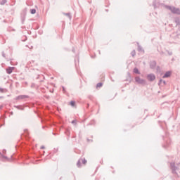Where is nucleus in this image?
Here are the masks:
<instances>
[{"instance_id": "f257e3e1", "label": "nucleus", "mask_w": 180, "mask_h": 180, "mask_svg": "<svg viewBox=\"0 0 180 180\" xmlns=\"http://www.w3.org/2000/svg\"><path fill=\"white\" fill-rule=\"evenodd\" d=\"M81 162L84 165L86 164V160L85 158L80 159L79 162H77V166L81 167Z\"/></svg>"}, {"instance_id": "f03ea898", "label": "nucleus", "mask_w": 180, "mask_h": 180, "mask_svg": "<svg viewBox=\"0 0 180 180\" xmlns=\"http://www.w3.org/2000/svg\"><path fill=\"white\" fill-rule=\"evenodd\" d=\"M147 79H148V81H154V79H155V75H148Z\"/></svg>"}, {"instance_id": "7ed1b4c3", "label": "nucleus", "mask_w": 180, "mask_h": 180, "mask_svg": "<svg viewBox=\"0 0 180 180\" xmlns=\"http://www.w3.org/2000/svg\"><path fill=\"white\" fill-rule=\"evenodd\" d=\"M135 80L138 84H144V80L141 79L140 77H136Z\"/></svg>"}, {"instance_id": "20e7f679", "label": "nucleus", "mask_w": 180, "mask_h": 180, "mask_svg": "<svg viewBox=\"0 0 180 180\" xmlns=\"http://www.w3.org/2000/svg\"><path fill=\"white\" fill-rule=\"evenodd\" d=\"M171 11L173 13H178V14L180 13V11L178 8H173L171 9Z\"/></svg>"}, {"instance_id": "39448f33", "label": "nucleus", "mask_w": 180, "mask_h": 180, "mask_svg": "<svg viewBox=\"0 0 180 180\" xmlns=\"http://www.w3.org/2000/svg\"><path fill=\"white\" fill-rule=\"evenodd\" d=\"M15 70V68H9L6 70L7 74H12V71Z\"/></svg>"}, {"instance_id": "423d86ee", "label": "nucleus", "mask_w": 180, "mask_h": 180, "mask_svg": "<svg viewBox=\"0 0 180 180\" xmlns=\"http://www.w3.org/2000/svg\"><path fill=\"white\" fill-rule=\"evenodd\" d=\"M169 77H171V72H167L163 76V78H169Z\"/></svg>"}, {"instance_id": "0eeeda50", "label": "nucleus", "mask_w": 180, "mask_h": 180, "mask_svg": "<svg viewBox=\"0 0 180 180\" xmlns=\"http://www.w3.org/2000/svg\"><path fill=\"white\" fill-rule=\"evenodd\" d=\"M134 72H135V74H140V72H139V69L137 68L134 69Z\"/></svg>"}, {"instance_id": "6e6552de", "label": "nucleus", "mask_w": 180, "mask_h": 180, "mask_svg": "<svg viewBox=\"0 0 180 180\" xmlns=\"http://www.w3.org/2000/svg\"><path fill=\"white\" fill-rule=\"evenodd\" d=\"M31 13H32V15H34V13H36V9H32Z\"/></svg>"}, {"instance_id": "1a4fd4ad", "label": "nucleus", "mask_w": 180, "mask_h": 180, "mask_svg": "<svg viewBox=\"0 0 180 180\" xmlns=\"http://www.w3.org/2000/svg\"><path fill=\"white\" fill-rule=\"evenodd\" d=\"M70 105H71V106H75V101H71Z\"/></svg>"}, {"instance_id": "9d476101", "label": "nucleus", "mask_w": 180, "mask_h": 180, "mask_svg": "<svg viewBox=\"0 0 180 180\" xmlns=\"http://www.w3.org/2000/svg\"><path fill=\"white\" fill-rule=\"evenodd\" d=\"M102 83H98V84H97V88H101V86H102Z\"/></svg>"}, {"instance_id": "9b49d317", "label": "nucleus", "mask_w": 180, "mask_h": 180, "mask_svg": "<svg viewBox=\"0 0 180 180\" xmlns=\"http://www.w3.org/2000/svg\"><path fill=\"white\" fill-rule=\"evenodd\" d=\"M0 92H4V89H0Z\"/></svg>"}, {"instance_id": "f8f14e48", "label": "nucleus", "mask_w": 180, "mask_h": 180, "mask_svg": "<svg viewBox=\"0 0 180 180\" xmlns=\"http://www.w3.org/2000/svg\"><path fill=\"white\" fill-rule=\"evenodd\" d=\"M22 98H27V96H23Z\"/></svg>"}, {"instance_id": "ddd939ff", "label": "nucleus", "mask_w": 180, "mask_h": 180, "mask_svg": "<svg viewBox=\"0 0 180 180\" xmlns=\"http://www.w3.org/2000/svg\"><path fill=\"white\" fill-rule=\"evenodd\" d=\"M72 123H75V122L74 121H72Z\"/></svg>"}]
</instances>
